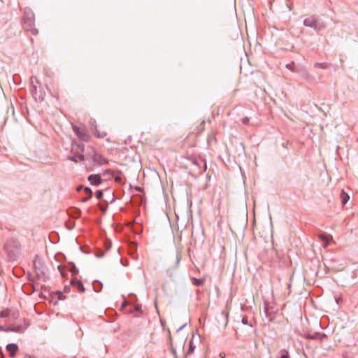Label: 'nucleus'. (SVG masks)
Masks as SVG:
<instances>
[{
	"instance_id": "1",
	"label": "nucleus",
	"mask_w": 358,
	"mask_h": 358,
	"mask_svg": "<svg viewBox=\"0 0 358 358\" xmlns=\"http://www.w3.org/2000/svg\"><path fill=\"white\" fill-rule=\"evenodd\" d=\"M3 249L8 261L15 262L20 258L21 247L17 239L15 238L8 239L4 244Z\"/></svg>"
},
{
	"instance_id": "2",
	"label": "nucleus",
	"mask_w": 358,
	"mask_h": 358,
	"mask_svg": "<svg viewBox=\"0 0 358 358\" xmlns=\"http://www.w3.org/2000/svg\"><path fill=\"white\" fill-rule=\"evenodd\" d=\"M24 26L28 30H31L34 34H38V30L33 29L34 24V13L31 10L25 11L24 15Z\"/></svg>"
},
{
	"instance_id": "3",
	"label": "nucleus",
	"mask_w": 358,
	"mask_h": 358,
	"mask_svg": "<svg viewBox=\"0 0 358 358\" xmlns=\"http://www.w3.org/2000/svg\"><path fill=\"white\" fill-rule=\"evenodd\" d=\"M73 130L75 134L83 141H87L89 139V136L85 132L84 129H80L77 125H73Z\"/></svg>"
},
{
	"instance_id": "4",
	"label": "nucleus",
	"mask_w": 358,
	"mask_h": 358,
	"mask_svg": "<svg viewBox=\"0 0 358 358\" xmlns=\"http://www.w3.org/2000/svg\"><path fill=\"white\" fill-rule=\"evenodd\" d=\"M88 181L92 185L98 186L101 183V178L99 174H91L87 178Z\"/></svg>"
},
{
	"instance_id": "5",
	"label": "nucleus",
	"mask_w": 358,
	"mask_h": 358,
	"mask_svg": "<svg viewBox=\"0 0 358 358\" xmlns=\"http://www.w3.org/2000/svg\"><path fill=\"white\" fill-rule=\"evenodd\" d=\"M92 160L94 163L99 165H103L108 163V160L104 158L101 154L95 152L92 156Z\"/></svg>"
},
{
	"instance_id": "6",
	"label": "nucleus",
	"mask_w": 358,
	"mask_h": 358,
	"mask_svg": "<svg viewBox=\"0 0 358 358\" xmlns=\"http://www.w3.org/2000/svg\"><path fill=\"white\" fill-rule=\"evenodd\" d=\"M85 149V145L83 143H78L75 141L72 143L71 146V153H83Z\"/></svg>"
},
{
	"instance_id": "7",
	"label": "nucleus",
	"mask_w": 358,
	"mask_h": 358,
	"mask_svg": "<svg viewBox=\"0 0 358 358\" xmlns=\"http://www.w3.org/2000/svg\"><path fill=\"white\" fill-rule=\"evenodd\" d=\"M316 20L314 16H308L303 20V25L314 29Z\"/></svg>"
},
{
	"instance_id": "8",
	"label": "nucleus",
	"mask_w": 358,
	"mask_h": 358,
	"mask_svg": "<svg viewBox=\"0 0 358 358\" xmlns=\"http://www.w3.org/2000/svg\"><path fill=\"white\" fill-rule=\"evenodd\" d=\"M71 284L72 286L76 287L79 292H85L84 285L80 280H78L77 278H73L71 280Z\"/></svg>"
},
{
	"instance_id": "9",
	"label": "nucleus",
	"mask_w": 358,
	"mask_h": 358,
	"mask_svg": "<svg viewBox=\"0 0 358 358\" xmlns=\"http://www.w3.org/2000/svg\"><path fill=\"white\" fill-rule=\"evenodd\" d=\"M85 157L83 153H72L71 156L68 157V159L74 162H78V161L84 160Z\"/></svg>"
},
{
	"instance_id": "10",
	"label": "nucleus",
	"mask_w": 358,
	"mask_h": 358,
	"mask_svg": "<svg viewBox=\"0 0 358 358\" xmlns=\"http://www.w3.org/2000/svg\"><path fill=\"white\" fill-rule=\"evenodd\" d=\"M6 350L10 353V355L13 357L18 350V346L15 343H9L6 345Z\"/></svg>"
},
{
	"instance_id": "11",
	"label": "nucleus",
	"mask_w": 358,
	"mask_h": 358,
	"mask_svg": "<svg viewBox=\"0 0 358 358\" xmlns=\"http://www.w3.org/2000/svg\"><path fill=\"white\" fill-rule=\"evenodd\" d=\"M68 214L72 217L78 218L81 215V210L79 208L73 207L68 210Z\"/></svg>"
},
{
	"instance_id": "12",
	"label": "nucleus",
	"mask_w": 358,
	"mask_h": 358,
	"mask_svg": "<svg viewBox=\"0 0 358 358\" xmlns=\"http://www.w3.org/2000/svg\"><path fill=\"white\" fill-rule=\"evenodd\" d=\"M103 284L99 280H94L93 282V289L94 292H99L102 289Z\"/></svg>"
},
{
	"instance_id": "13",
	"label": "nucleus",
	"mask_w": 358,
	"mask_h": 358,
	"mask_svg": "<svg viewBox=\"0 0 358 358\" xmlns=\"http://www.w3.org/2000/svg\"><path fill=\"white\" fill-rule=\"evenodd\" d=\"M191 280H192V284L197 287L201 286L205 282V280L203 278L199 279L195 277H192Z\"/></svg>"
},
{
	"instance_id": "14",
	"label": "nucleus",
	"mask_w": 358,
	"mask_h": 358,
	"mask_svg": "<svg viewBox=\"0 0 358 358\" xmlns=\"http://www.w3.org/2000/svg\"><path fill=\"white\" fill-rule=\"evenodd\" d=\"M341 199L342 204L345 205L350 199V196L346 192H345L344 190H342L341 194Z\"/></svg>"
},
{
	"instance_id": "15",
	"label": "nucleus",
	"mask_w": 358,
	"mask_h": 358,
	"mask_svg": "<svg viewBox=\"0 0 358 358\" xmlns=\"http://www.w3.org/2000/svg\"><path fill=\"white\" fill-rule=\"evenodd\" d=\"M181 259H182L181 252L177 251L176 252V259L175 265L172 268H176L178 266Z\"/></svg>"
},
{
	"instance_id": "16",
	"label": "nucleus",
	"mask_w": 358,
	"mask_h": 358,
	"mask_svg": "<svg viewBox=\"0 0 358 358\" xmlns=\"http://www.w3.org/2000/svg\"><path fill=\"white\" fill-rule=\"evenodd\" d=\"M324 27H325V25H324V22H321L318 21L317 20H316L315 26L314 27L315 30L320 31V30L323 29Z\"/></svg>"
},
{
	"instance_id": "17",
	"label": "nucleus",
	"mask_w": 358,
	"mask_h": 358,
	"mask_svg": "<svg viewBox=\"0 0 358 358\" xmlns=\"http://www.w3.org/2000/svg\"><path fill=\"white\" fill-rule=\"evenodd\" d=\"M22 330V327L21 325H18L15 327H9L6 331H14V332H20Z\"/></svg>"
},
{
	"instance_id": "18",
	"label": "nucleus",
	"mask_w": 358,
	"mask_h": 358,
	"mask_svg": "<svg viewBox=\"0 0 358 358\" xmlns=\"http://www.w3.org/2000/svg\"><path fill=\"white\" fill-rule=\"evenodd\" d=\"M314 66L315 68H320V69H327L328 67V64L327 63H319V62H317L314 64Z\"/></svg>"
},
{
	"instance_id": "19",
	"label": "nucleus",
	"mask_w": 358,
	"mask_h": 358,
	"mask_svg": "<svg viewBox=\"0 0 358 358\" xmlns=\"http://www.w3.org/2000/svg\"><path fill=\"white\" fill-rule=\"evenodd\" d=\"M194 165L198 169L197 173L201 174L206 169V164H204V169H201L198 162H194Z\"/></svg>"
},
{
	"instance_id": "20",
	"label": "nucleus",
	"mask_w": 358,
	"mask_h": 358,
	"mask_svg": "<svg viewBox=\"0 0 358 358\" xmlns=\"http://www.w3.org/2000/svg\"><path fill=\"white\" fill-rule=\"evenodd\" d=\"M319 237L324 242H325L327 244L330 241V238L329 236L326 235V234H320L319 235Z\"/></svg>"
},
{
	"instance_id": "21",
	"label": "nucleus",
	"mask_w": 358,
	"mask_h": 358,
	"mask_svg": "<svg viewBox=\"0 0 358 358\" xmlns=\"http://www.w3.org/2000/svg\"><path fill=\"white\" fill-rule=\"evenodd\" d=\"M325 336L324 334H321L320 333H315L310 336L312 339H322V337Z\"/></svg>"
},
{
	"instance_id": "22",
	"label": "nucleus",
	"mask_w": 358,
	"mask_h": 358,
	"mask_svg": "<svg viewBox=\"0 0 358 358\" xmlns=\"http://www.w3.org/2000/svg\"><path fill=\"white\" fill-rule=\"evenodd\" d=\"M194 349H195V346L193 345L192 341H189V349H188L187 353L188 354L193 353L194 351Z\"/></svg>"
},
{
	"instance_id": "23",
	"label": "nucleus",
	"mask_w": 358,
	"mask_h": 358,
	"mask_svg": "<svg viewBox=\"0 0 358 358\" xmlns=\"http://www.w3.org/2000/svg\"><path fill=\"white\" fill-rule=\"evenodd\" d=\"M294 62H292L287 64H286V68L291 70L293 72H296V71L294 69Z\"/></svg>"
},
{
	"instance_id": "24",
	"label": "nucleus",
	"mask_w": 358,
	"mask_h": 358,
	"mask_svg": "<svg viewBox=\"0 0 358 358\" xmlns=\"http://www.w3.org/2000/svg\"><path fill=\"white\" fill-rule=\"evenodd\" d=\"M10 310H3L0 312V317L4 318L6 317L9 315Z\"/></svg>"
},
{
	"instance_id": "25",
	"label": "nucleus",
	"mask_w": 358,
	"mask_h": 358,
	"mask_svg": "<svg viewBox=\"0 0 358 358\" xmlns=\"http://www.w3.org/2000/svg\"><path fill=\"white\" fill-rule=\"evenodd\" d=\"M103 193L102 190H98L96 192V197L97 199H101L103 198Z\"/></svg>"
},
{
	"instance_id": "26",
	"label": "nucleus",
	"mask_w": 358,
	"mask_h": 358,
	"mask_svg": "<svg viewBox=\"0 0 358 358\" xmlns=\"http://www.w3.org/2000/svg\"><path fill=\"white\" fill-rule=\"evenodd\" d=\"M73 264V268L71 269V272L73 275H77L79 272L78 269L76 268L74 264Z\"/></svg>"
},
{
	"instance_id": "27",
	"label": "nucleus",
	"mask_w": 358,
	"mask_h": 358,
	"mask_svg": "<svg viewBox=\"0 0 358 358\" xmlns=\"http://www.w3.org/2000/svg\"><path fill=\"white\" fill-rule=\"evenodd\" d=\"M282 353L280 358H289V352L287 350H282Z\"/></svg>"
},
{
	"instance_id": "28",
	"label": "nucleus",
	"mask_w": 358,
	"mask_h": 358,
	"mask_svg": "<svg viewBox=\"0 0 358 358\" xmlns=\"http://www.w3.org/2000/svg\"><path fill=\"white\" fill-rule=\"evenodd\" d=\"M84 191H85V193L88 196H92V189L88 187H84Z\"/></svg>"
},
{
	"instance_id": "29",
	"label": "nucleus",
	"mask_w": 358,
	"mask_h": 358,
	"mask_svg": "<svg viewBox=\"0 0 358 358\" xmlns=\"http://www.w3.org/2000/svg\"><path fill=\"white\" fill-rule=\"evenodd\" d=\"M95 122L96 121L94 120H91L90 121V126L92 129H93L94 127L95 128V130H96V132H97V129L96 128V125H95Z\"/></svg>"
},
{
	"instance_id": "30",
	"label": "nucleus",
	"mask_w": 358,
	"mask_h": 358,
	"mask_svg": "<svg viewBox=\"0 0 358 358\" xmlns=\"http://www.w3.org/2000/svg\"><path fill=\"white\" fill-rule=\"evenodd\" d=\"M241 322L245 325H250L252 327V324L248 323V318L245 317L242 318Z\"/></svg>"
},
{
	"instance_id": "31",
	"label": "nucleus",
	"mask_w": 358,
	"mask_h": 358,
	"mask_svg": "<svg viewBox=\"0 0 358 358\" xmlns=\"http://www.w3.org/2000/svg\"><path fill=\"white\" fill-rule=\"evenodd\" d=\"M31 87H32L31 92L33 94V96L35 97V99H36V97L35 96L36 94V91H37L36 86L33 85V86H31Z\"/></svg>"
},
{
	"instance_id": "32",
	"label": "nucleus",
	"mask_w": 358,
	"mask_h": 358,
	"mask_svg": "<svg viewBox=\"0 0 358 358\" xmlns=\"http://www.w3.org/2000/svg\"><path fill=\"white\" fill-rule=\"evenodd\" d=\"M141 310V304H137V305L134 306V311L138 312Z\"/></svg>"
},
{
	"instance_id": "33",
	"label": "nucleus",
	"mask_w": 358,
	"mask_h": 358,
	"mask_svg": "<svg viewBox=\"0 0 358 358\" xmlns=\"http://www.w3.org/2000/svg\"><path fill=\"white\" fill-rule=\"evenodd\" d=\"M249 122H250L249 117H245L242 119V122L244 124H248L249 123Z\"/></svg>"
},
{
	"instance_id": "34",
	"label": "nucleus",
	"mask_w": 358,
	"mask_h": 358,
	"mask_svg": "<svg viewBox=\"0 0 358 358\" xmlns=\"http://www.w3.org/2000/svg\"><path fill=\"white\" fill-rule=\"evenodd\" d=\"M91 197H92V196L88 195L86 197L83 198L81 199V201L83 202V203H85V202L88 201L90 199Z\"/></svg>"
},
{
	"instance_id": "35",
	"label": "nucleus",
	"mask_w": 358,
	"mask_h": 358,
	"mask_svg": "<svg viewBox=\"0 0 358 358\" xmlns=\"http://www.w3.org/2000/svg\"><path fill=\"white\" fill-rule=\"evenodd\" d=\"M31 86H33V85H34V82H35V81H36L37 83H38V80H37V78H36V77H34V76H32V77L31 78Z\"/></svg>"
},
{
	"instance_id": "36",
	"label": "nucleus",
	"mask_w": 358,
	"mask_h": 358,
	"mask_svg": "<svg viewBox=\"0 0 358 358\" xmlns=\"http://www.w3.org/2000/svg\"><path fill=\"white\" fill-rule=\"evenodd\" d=\"M58 270L60 271L61 274L63 275V267L61 265L57 266Z\"/></svg>"
},
{
	"instance_id": "37",
	"label": "nucleus",
	"mask_w": 358,
	"mask_h": 358,
	"mask_svg": "<svg viewBox=\"0 0 358 358\" xmlns=\"http://www.w3.org/2000/svg\"><path fill=\"white\" fill-rule=\"evenodd\" d=\"M187 325V323H185L183 325H182L180 327H179L177 330V331H181L185 326Z\"/></svg>"
},
{
	"instance_id": "38",
	"label": "nucleus",
	"mask_w": 358,
	"mask_h": 358,
	"mask_svg": "<svg viewBox=\"0 0 358 358\" xmlns=\"http://www.w3.org/2000/svg\"><path fill=\"white\" fill-rule=\"evenodd\" d=\"M58 295H59V299H64V298H63V294H62V292H58Z\"/></svg>"
},
{
	"instance_id": "39",
	"label": "nucleus",
	"mask_w": 358,
	"mask_h": 358,
	"mask_svg": "<svg viewBox=\"0 0 358 358\" xmlns=\"http://www.w3.org/2000/svg\"><path fill=\"white\" fill-rule=\"evenodd\" d=\"M97 136H98L99 138H103L106 136V133H103L101 134H98Z\"/></svg>"
},
{
	"instance_id": "40",
	"label": "nucleus",
	"mask_w": 358,
	"mask_h": 358,
	"mask_svg": "<svg viewBox=\"0 0 358 358\" xmlns=\"http://www.w3.org/2000/svg\"><path fill=\"white\" fill-rule=\"evenodd\" d=\"M84 189L83 186V185H80L77 187V191H80L82 189Z\"/></svg>"
},
{
	"instance_id": "41",
	"label": "nucleus",
	"mask_w": 358,
	"mask_h": 358,
	"mask_svg": "<svg viewBox=\"0 0 358 358\" xmlns=\"http://www.w3.org/2000/svg\"><path fill=\"white\" fill-rule=\"evenodd\" d=\"M69 289H70V288H69V287H64V291H65V292H68Z\"/></svg>"
},
{
	"instance_id": "42",
	"label": "nucleus",
	"mask_w": 358,
	"mask_h": 358,
	"mask_svg": "<svg viewBox=\"0 0 358 358\" xmlns=\"http://www.w3.org/2000/svg\"><path fill=\"white\" fill-rule=\"evenodd\" d=\"M357 142H358V137H357Z\"/></svg>"
}]
</instances>
